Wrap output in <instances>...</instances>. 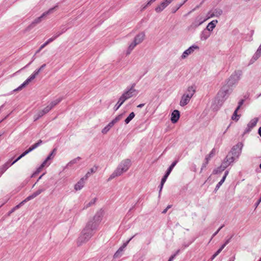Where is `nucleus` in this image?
Returning <instances> with one entry per match:
<instances>
[{
  "label": "nucleus",
  "instance_id": "nucleus-1",
  "mask_svg": "<svg viewBox=\"0 0 261 261\" xmlns=\"http://www.w3.org/2000/svg\"><path fill=\"white\" fill-rule=\"evenodd\" d=\"M93 221H88L82 230L80 236L77 240V245L81 246L87 243L91 239L97 229V227Z\"/></svg>",
  "mask_w": 261,
  "mask_h": 261
},
{
  "label": "nucleus",
  "instance_id": "nucleus-2",
  "mask_svg": "<svg viewBox=\"0 0 261 261\" xmlns=\"http://www.w3.org/2000/svg\"><path fill=\"white\" fill-rule=\"evenodd\" d=\"M131 165V161L129 159H125L121 162L116 170L112 173L108 180L110 181L116 177L119 176L123 173L126 172Z\"/></svg>",
  "mask_w": 261,
  "mask_h": 261
},
{
  "label": "nucleus",
  "instance_id": "nucleus-3",
  "mask_svg": "<svg viewBox=\"0 0 261 261\" xmlns=\"http://www.w3.org/2000/svg\"><path fill=\"white\" fill-rule=\"evenodd\" d=\"M62 98H59L51 102H50L46 107L42 109L38 110L36 111V114L34 116V121H36L41 117H42L44 115L47 113L49 111H50L55 106L58 105L61 100Z\"/></svg>",
  "mask_w": 261,
  "mask_h": 261
},
{
  "label": "nucleus",
  "instance_id": "nucleus-4",
  "mask_svg": "<svg viewBox=\"0 0 261 261\" xmlns=\"http://www.w3.org/2000/svg\"><path fill=\"white\" fill-rule=\"evenodd\" d=\"M232 89L228 86L224 85L222 87L217 94L216 99L218 103L221 106L225 100L227 98L229 94L231 92Z\"/></svg>",
  "mask_w": 261,
  "mask_h": 261
},
{
  "label": "nucleus",
  "instance_id": "nucleus-5",
  "mask_svg": "<svg viewBox=\"0 0 261 261\" xmlns=\"http://www.w3.org/2000/svg\"><path fill=\"white\" fill-rule=\"evenodd\" d=\"M242 72L240 71H235L229 78L226 86L229 88L233 86L241 78Z\"/></svg>",
  "mask_w": 261,
  "mask_h": 261
},
{
  "label": "nucleus",
  "instance_id": "nucleus-6",
  "mask_svg": "<svg viewBox=\"0 0 261 261\" xmlns=\"http://www.w3.org/2000/svg\"><path fill=\"white\" fill-rule=\"evenodd\" d=\"M242 72L240 71H235L229 78L226 86L229 88L233 86L241 78Z\"/></svg>",
  "mask_w": 261,
  "mask_h": 261
},
{
  "label": "nucleus",
  "instance_id": "nucleus-7",
  "mask_svg": "<svg viewBox=\"0 0 261 261\" xmlns=\"http://www.w3.org/2000/svg\"><path fill=\"white\" fill-rule=\"evenodd\" d=\"M215 17L213 11L209 12L207 14V17L205 19H202L201 17H197L194 22L192 23L191 27L193 28H196L198 26L201 25L203 22H204L207 19Z\"/></svg>",
  "mask_w": 261,
  "mask_h": 261
},
{
  "label": "nucleus",
  "instance_id": "nucleus-8",
  "mask_svg": "<svg viewBox=\"0 0 261 261\" xmlns=\"http://www.w3.org/2000/svg\"><path fill=\"white\" fill-rule=\"evenodd\" d=\"M103 211L100 210L96 213L92 219L89 220L88 221H93V223L96 224V226L97 227L103 218Z\"/></svg>",
  "mask_w": 261,
  "mask_h": 261
},
{
  "label": "nucleus",
  "instance_id": "nucleus-9",
  "mask_svg": "<svg viewBox=\"0 0 261 261\" xmlns=\"http://www.w3.org/2000/svg\"><path fill=\"white\" fill-rule=\"evenodd\" d=\"M137 94L138 91L134 88V86H132L129 90L125 92L121 97L125 101L133 96L137 95Z\"/></svg>",
  "mask_w": 261,
  "mask_h": 261
},
{
  "label": "nucleus",
  "instance_id": "nucleus-10",
  "mask_svg": "<svg viewBox=\"0 0 261 261\" xmlns=\"http://www.w3.org/2000/svg\"><path fill=\"white\" fill-rule=\"evenodd\" d=\"M243 146V145L242 143H238L233 147L231 152L229 153H230L231 155H233L236 158H238L241 153Z\"/></svg>",
  "mask_w": 261,
  "mask_h": 261
},
{
  "label": "nucleus",
  "instance_id": "nucleus-11",
  "mask_svg": "<svg viewBox=\"0 0 261 261\" xmlns=\"http://www.w3.org/2000/svg\"><path fill=\"white\" fill-rule=\"evenodd\" d=\"M89 174L90 172H87L85 176L84 177L81 178L80 180L74 185V189L76 191L80 190L84 187L85 180H86L89 177Z\"/></svg>",
  "mask_w": 261,
  "mask_h": 261
},
{
  "label": "nucleus",
  "instance_id": "nucleus-12",
  "mask_svg": "<svg viewBox=\"0 0 261 261\" xmlns=\"http://www.w3.org/2000/svg\"><path fill=\"white\" fill-rule=\"evenodd\" d=\"M199 49V47L196 45H193L186 49L182 53L181 58L182 59H185L187 58V57L190 55H191L195 50Z\"/></svg>",
  "mask_w": 261,
  "mask_h": 261
},
{
  "label": "nucleus",
  "instance_id": "nucleus-13",
  "mask_svg": "<svg viewBox=\"0 0 261 261\" xmlns=\"http://www.w3.org/2000/svg\"><path fill=\"white\" fill-rule=\"evenodd\" d=\"M57 7V6L55 7L54 8H51L49 9L47 12H45L43 13L40 16L36 18L35 20H34V25L38 24L40 22H41L43 19H44V17L48 14L49 13H50L52 12L53 10L56 8Z\"/></svg>",
  "mask_w": 261,
  "mask_h": 261
},
{
  "label": "nucleus",
  "instance_id": "nucleus-14",
  "mask_svg": "<svg viewBox=\"0 0 261 261\" xmlns=\"http://www.w3.org/2000/svg\"><path fill=\"white\" fill-rule=\"evenodd\" d=\"M258 121V119L257 118H254L252 119L247 124V126L245 130V133L249 132L252 129V128L256 125Z\"/></svg>",
  "mask_w": 261,
  "mask_h": 261
},
{
  "label": "nucleus",
  "instance_id": "nucleus-15",
  "mask_svg": "<svg viewBox=\"0 0 261 261\" xmlns=\"http://www.w3.org/2000/svg\"><path fill=\"white\" fill-rule=\"evenodd\" d=\"M230 163L227 162L225 159L222 162L221 165L220 167L218 168L217 169H215L213 171V173L215 174H217L219 172H220L223 171L225 168H226Z\"/></svg>",
  "mask_w": 261,
  "mask_h": 261
},
{
  "label": "nucleus",
  "instance_id": "nucleus-16",
  "mask_svg": "<svg viewBox=\"0 0 261 261\" xmlns=\"http://www.w3.org/2000/svg\"><path fill=\"white\" fill-rule=\"evenodd\" d=\"M66 31V29H63L62 32H59L56 33L55 36L54 37L49 38L46 42H45L41 46V49H43L46 45H47L49 43L54 41L56 38L61 35L63 32H65Z\"/></svg>",
  "mask_w": 261,
  "mask_h": 261
},
{
  "label": "nucleus",
  "instance_id": "nucleus-17",
  "mask_svg": "<svg viewBox=\"0 0 261 261\" xmlns=\"http://www.w3.org/2000/svg\"><path fill=\"white\" fill-rule=\"evenodd\" d=\"M180 117L179 112L178 110H174L171 114V121L173 123H176Z\"/></svg>",
  "mask_w": 261,
  "mask_h": 261
},
{
  "label": "nucleus",
  "instance_id": "nucleus-18",
  "mask_svg": "<svg viewBox=\"0 0 261 261\" xmlns=\"http://www.w3.org/2000/svg\"><path fill=\"white\" fill-rule=\"evenodd\" d=\"M191 98L188 95H186L184 94L179 102L180 106L181 107L185 106L190 102Z\"/></svg>",
  "mask_w": 261,
  "mask_h": 261
},
{
  "label": "nucleus",
  "instance_id": "nucleus-19",
  "mask_svg": "<svg viewBox=\"0 0 261 261\" xmlns=\"http://www.w3.org/2000/svg\"><path fill=\"white\" fill-rule=\"evenodd\" d=\"M145 34L143 32L140 33L138 34L135 38L134 41L138 44L141 43L144 39L145 38Z\"/></svg>",
  "mask_w": 261,
  "mask_h": 261
},
{
  "label": "nucleus",
  "instance_id": "nucleus-20",
  "mask_svg": "<svg viewBox=\"0 0 261 261\" xmlns=\"http://www.w3.org/2000/svg\"><path fill=\"white\" fill-rule=\"evenodd\" d=\"M195 92V87L193 86H189L188 88L186 93L184 94H185L186 95H188L189 96H190V98H192V96L194 95Z\"/></svg>",
  "mask_w": 261,
  "mask_h": 261
},
{
  "label": "nucleus",
  "instance_id": "nucleus-21",
  "mask_svg": "<svg viewBox=\"0 0 261 261\" xmlns=\"http://www.w3.org/2000/svg\"><path fill=\"white\" fill-rule=\"evenodd\" d=\"M218 23V21L217 20H214L210 22L206 28V30L207 31L212 32L214 30V29L216 27V24Z\"/></svg>",
  "mask_w": 261,
  "mask_h": 261
},
{
  "label": "nucleus",
  "instance_id": "nucleus-22",
  "mask_svg": "<svg viewBox=\"0 0 261 261\" xmlns=\"http://www.w3.org/2000/svg\"><path fill=\"white\" fill-rule=\"evenodd\" d=\"M211 36V34L207 30H203L200 35V39L202 41H205Z\"/></svg>",
  "mask_w": 261,
  "mask_h": 261
},
{
  "label": "nucleus",
  "instance_id": "nucleus-23",
  "mask_svg": "<svg viewBox=\"0 0 261 261\" xmlns=\"http://www.w3.org/2000/svg\"><path fill=\"white\" fill-rule=\"evenodd\" d=\"M50 164L49 163H46V161H44L42 164L39 166V168H37V169L36 170V171H35V172L34 173V175L35 174H37L38 173H39L43 169V168L45 167V166H47L49 165Z\"/></svg>",
  "mask_w": 261,
  "mask_h": 261
},
{
  "label": "nucleus",
  "instance_id": "nucleus-24",
  "mask_svg": "<svg viewBox=\"0 0 261 261\" xmlns=\"http://www.w3.org/2000/svg\"><path fill=\"white\" fill-rule=\"evenodd\" d=\"M138 44L135 42V41L134 40V41L130 44L129 45L126 52V55H128L130 54L131 51L133 50V49L135 48V47Z\"/></svg>",
  "mask_w": 261,
  "mask_h": 261
},
{
  "label": "nucleus",
  "instance_id": "nucleus-25",
  "mask_svg": "<svg viewBox=\"0 0 261 261\" xmlns=\"http://www.w3.org/2000/svg\"><path fill=\"white\" fill-rule=\"evenodd\" d=\"M228 171H226L225 172V174L224 175V176L223 177V178H222V179L218 182V184L217 185L216 187V189H215V190H217L219 189V188L220 187V186L222 185V184L224 182L225 179H226V177L227 176V175H228Z\"/></svg>",
  "mask_w": 261,
  "mask_h": 261
},
{
  "label": "nucleus",
  "instance_id": "nucleus-26",
  "mask_svg": "<svg viewBox=\"0 0 261 261\" xmlns=\"http://www.w3.org/2000/svg\"><path fill=\"white\" fill-rule=\"evenodd\" d=\"M125 100L122 98V97H120L117 102V103L114 106L115 111H117L118 109L121 106V105L124 102Z\"/></svg>",
  "mask_w": 261,
  "mask_h": 261
},
{
  "label": "nucleus",
  "instance_id": "nucleus-27",
  "mask_svg": "<svg viewBox=\"0 0 261 261\" xmlns=\"http://www.w3.org/2000/svg\"><path fill=\"white\" fill-rule=\"evenodd\" d=\"M96 198H94L91 199L89 202H86L85 203L84 208H87L91 206L93 204H94L96 201Z\"/></svg>",
  "mask_w": 261,
  "mask_h": 261
},
{
  "label": "nucleus",
  "instance_id": "nucleus-28",
  "mask_svg": "<svg viewBox=\"0 0 261 261\" xmlns=\"http://www.w3.org/2000/svg\"><path fill=\"white\" fill-rule=\"evenodd\" d=\"M135 116L134 112L130 113L129 116L125 119L124 122L125 124H128Z\"/></svg>",
  "mask_w": 261,
  "mask_h": 261
},
{
  "label": "nucleus",
  "instance_id": "nucleus-29",
  "mask_svg": "<svg viewBox=\"0 0 261 261\" xmlns=\"http://www.w3.org/2000/svg\"><path fill=\"white\" fill-rule=\"evenodd\" d=\"M236 158L233 156V155H231L230 153H229L227 156L226 157V158L225 159L227 162H228L229 163H232L234 160L236 159Z\"/></svg>",
  "mask_w": 261,
  "mask_h": 261
},
{
  "label": "nucleus",
  "instance_id": "nucleus-30",
  "mask_svg": "<svg viewBox=\"0 0 261 261\" xmlns=\"http://www.w3.org/2000/svg\"><path fill=\"white\" fill-rule=\"evenodd\" d=\"M238 111H237V109H236V110L234 111L233 115H232L231 119L233 120L238 121L239 120V119L240 118V115L237 114Z\"/></svg>",
  "mask_w": 261,
  "mask_h": 261
},
{
  "label": "nucleus",
  "instance_id": "nucleus-31",
  "mask_svg": "<svg viewBox=\"0 0 261 261\" xmlns=\"http://www.w3.org/2000/svg\"><path fill=\"white\" fill-rule=\"evenodd\" d=\"M215 17H219L222 14V11L221 9H215L213 11Z\"/></svg>",
  "mask_w": 261,
  "mask_h": 261
},
{
  "label": "nucleus",
  "instance_id": "nucleus-32",
  "mask_svg": "<svg viewBox=\"0 0 261 261\" xmlns=\"http://www.w3.org/2000/svg\"><path fill=\"white\" fill-rule=\"evenodd\" d=\"M225 244H223L221 247L220 249H219L217 252L213 255L212 256V259H213L214 258H215L220 252L221 251L223 250V249L225 247Z\"/></svg>",
  "mask_w": 261,
  "mask_h": 261
},
{
  "label": "nucleus",
  "instance_id": "nucleus-33",
  "mask_svg": "<svg viewBox=\"0 0 261 261\" xmlns=\"http://www.w3.org/2000/svg\"><path fill=\"white\" fill-rule=\"evenodd\" d=\"M81 158L80 157H77L72 161H70L67 165V166H71L72 165L75 164L76 162L79 160H80Z\"/></svg>",
  "mask_w": 261,
  "mask_h": 261
},
{
  "label": "nucleus",
  "instance_id": "nucleus-34",
  "mask_svg": "<svg viewBox=\"0 0 261 261\" xmlns=\"http://www.w3.org/2000/svg\"><path fill=\"white\" fill-rule=\"evenodd\" d=\"M32 150V148L30 147L28 150L24 152L21 155H20L17 159H16L14 162L13 163H15L16 161L19 160L21 158L25 155L27 153H28L29 152L31 151Z\"/></svg>",
  "mask_w": 261,
  "mask_h": 261
},
{
  "label": "nucleus",
  "instance_id": "nucleus-35",
  "mask_svg": "<svg viewBox=\"0 0 261 261\" xmlns=\"http://www.w3.org/2000/svg\"><path fill=\"white\" fill-rule=\"evenodd\" d=\"M111 128V126H110L109 124H108L106 127H105L101 132L102 133L105 134L106 133H107V132L110 129V128Z\"/></svg>",
  "mask_w": 261,
  "mask_h": 261
},
{
  "label": "nucleus",
  "instance_id": "nucleus-36",
  "mask_svg": "<svg viewBox=\"0 0 261 261\" xmlns=\"http://www.w3.org/2000/svg\"><path fill=\"white\" fill-rule=\"evenodd\" d=\"M45 66V64L42 65L39 69H38L37 71H35V73H34V78H35V76L37 75L41 70H42Z\"/></svg>",
  "mask_w": 261,
  "mask_h": 261
},
{
  "label": "nucleus",
  "instance_id": "nucleus-37",
  "mask_svg": "<svg viewBox=\"0 0 261 261\" xmlns=\"http://www.w3.org/2000/svg\"><path fill=\"white\" fill-rule=\"evenodd\" d=\"M176 163H177V161H175L173 163H172V164L170 165V166L169 167V168H168V169L167 170V171L169 172V173H170L171 171L172 170L173 168L176 164Z\"/></svg>",
  "mask_w": 261,
  "mask_h": 261
},
{
  "label": "nucleus",
  "instance_id": "nucleus-38",
  "mask_svg": "<svg viewBox=\"0 0 261 261\" xmlns=\"http://www.w3.org/2000/svg\"><path fill=\"white\" fill-rule=\"evenodd\" d=\"M261 55V44L259 46L258 48L257 49L256 53L255 55V57L256 58H258V57Z\"/></svg>",
  "mask_w": 261,
  "mask_h": 261
},
{
  "label": "nucleus",
  "instance_id": "nucleus-39",
  "mask_svg": "<svg viewBox=\"0 0 261 261\" xmlns=\"http://www.w3.org/2000/svg\"><path fill=\"white\" fill-rule=\"evenodd\" d=\"M166 179H167V178H165V177L164 176V177H163V178L162 179V180H161L160 192H161V191L162 190L163 185H164V183L165 182Z\"/></svg>",
  "mask_w": 261,
  "mask_h": 261
},
{
  "label": "nucleus",
  "instance_id": "nucleus-40",
  "mask_svg": "<svg viewBox=\"0 0 261 261\" xmlns=\"http://www.w3.org/2000/svg\"><path fill=\"white\" fill-rule=\"evenodd\" d=\"M123 115L124 114L122 113V114H121L120 115H118L117 116H116L114 119L117 122H118V121H119L122 118H123Z\"/></svg>",
  "mask_w": 261,
  "mask_h": 261
},
{
  "label": "nucleus",
  "instance_id": "nucleus-41",
  "mask_svg": "<svg viewBox=\"0 0 261 261\" xmlns=\"http://www.w3.org/2000/svg\"><path fill=\"white\" fill-rule=\"evenodd\" d=\"M121 252H122V251H120V249L119 248V249L114 254V258L119 257L120 256V253H121Z\"/></svg>",
  "mask_w": 261,
  "mask_h": 261
},
{
  "label": "nucleus",
  "instance_id": "nucleus-42",
  "mask_svg": "<svg viewBox=\"0 0 261 261\" xmlns=\"http://www.w3.org/2000/svg\"><path fill=\"white\" fill-rule=\"evenodd\" d=\"M97 170V167H93L91 168L88 172H90V174L89 176L92 174L93 173H95Z\"/></svg>",
  "mask_w": 261,
  "mask_h": 261
},
{
  "label": "nucleus",
  "instance_id": "nucleus-43",
  "mask_svg": "<svg viewBox=\"0 0 261 261\" xmlns=\"http://www.w3.org/2000/svg\"><path fill=\"white\" fill-rule=\"evenodd\" d=\"M54 151H52V152L47 157V158L45 159V161H46V163H47L48 161L50 160L51 158L54 157Z\"/></svg>",
  "mask_w": 261,
  "mask_h": 261
},
{
  "label": "nucleus",
  "instance_id": "nucleus-44",
  "mask_svg": "<svg viewBox=\"0 0 261 261\" xmlns=\"http://www.w3.org/2000/svg\"><path fill=\"white\" fill-rule=\"evenodd\" d=\"M244 99H242L239 102V105H238V107L237 108V111H238L240 109L241 106L244 103Z\"/></svg>",
  "mask_w": 261,
  "mask_h": 261
},
{
  "label": "nucleus",
  "instance_id": "nucleus-45",
  "mask_svg": "<svg viewBox=\"0 0 261 261\" xmlns=\"http://www.w3.org/2000/svg\"><path fill=\"white\" fill-rule=\"evenodd\" d=\"M183 5V4H179L175 9H173L172 10V12L175 13L180 7H181Z\"/></svg>",
  "mask_w": 261,
  "mask_h": 261
},
{
  "label": "nucleus",
  "instance_id": "nucleus-46",
  "mask_svg": "<svg viewBox=\"0 0 261 261\" xmlns=\"http://www.w3.org/2000/svg\"><path fill=\"white\" fill-rule=\"evenodd\" d=\"M116 123V121L114 119L108 124L112 127Z\"/></svg>",
  "mask_w": 261,
  "mask_h": 261
},
{
  "label": "nucleus",
  "instance_id": "nucleus-47",
  "mask_svg": "<svg viewBox=\"0 0 261 261\" xmlns=\"http://www.w3.org/2000/svg\"><path fill=\"white\" fill-rule=\"evenodd\" d=\"M116 123V121L114 119L108 124L112 127Z\"/></svg>",
  "mask_w": 261,
  "mask_h": 261
},
{
  "label": "nucleus",
  "instance_id": "nucleus-48",
  "mask_svg": "<svg viewBox=\"0 0 261 261\" xmlns=\"http://www.w3.org/2000/svg\"><path fill=\"white\" fill-rule=\"evenodd\" d=\"M42 191H43V190L40 189V190H39L37 191H36L35 193H34V197L39 195Z\"/></svg>",
  "mask_w": 261,
  "mask_h": 261
},
{
  "label": "nucleus",
  "instance_id": "nucleus-49",
  "mask_svg": "<svg viewBox=\"0 0 261 261\" xmlns=\"http://www.w3.org/2000/svg\"><path fill=\"white\" fill-rule=\"evenodd\" d=\"M41 143H42V141L41 140H39V141L38 143L34 144V146H33L34 149L35 148L37 147L39 145V144H40Z\"/></svg>",
  "mask_w": 261,
  "mask_h": 261
},
{
  "label": "nucleus",
  "instance_id": "nucleus-50",
  "mask_svg": "<svg viewBox=\"0 0 261 261\" xmlns=\"http://www.w3.org/2000/svg\"><path fill=\"white\" fill-rule=\"evenodd\" d=\"M126 246H127V245H126V244H125V243H124L123 244V245H122L121 247H120L119 248L120 250V251H123V250L124 248L125 247H126Z\"/></svg>",
  "mask_w": 261,
  "mask_h": 261
},
{
  "label": "nucleus",
  "instance_id": "nucleus-51",
  "mask_svg": "<svg viewBox=\"0 0 261 261\" xmlns=\"http://www.w3.org/2000/svg\"><path fill=\"white\" fill-rule=\"evenodd\" d=\"M223 227V226H221L218 230L217 231H216L213 235V237H214L218 233V232L220 230V229Z\"/></svg>",
  "mask_w": 261,
  "mask_h": 261
},
{
  "label": "nucleus",
  "instance_id": "nucleus-52",
  "mask_svg": "<svg viewBox=\"0 0 261 261\" xmlns=\"http://www.w3.org/2000/svg\"><path fill=\"white\" fill-rule=\"evenodd\" d=\"M170 207H171V206H170V205H168V206H167V207H166V208H165V209L163 211V212H162V213H163V214H165V213L167 212V211H168V210L169 208H170Z\"/></svg>",
  "mask_w": 261,
  "mask_h": 261
},
{
  "label": "nucleus",
  "instance_id": "nucleus-53",
  "mask_svg": "<svg viewBox=\"0 0 261 261\" xmlns=\"http://www.w3.org/2000/svg\"><path fill=\"white\" fill-rule=\"evenodd\" d=\"M175 254L172 255L170 257V258L169 259V260L168 261H172L173 259V258L175 257Z\"/></svg>",
  "mask_w": 261,
  "mask_h": 261
},
{
  "label": "nucleus",
  "instance_id": "nucleus-54",
  "mask_svg": "<svg viewBox=\"0 0 261 261\" xmlns=\"http://www.w3.org/2000/svg\"><path fill=\"white\" fill-rule=\"evenodd\" d=\"M235 259H236V257L234 256L231 257L230 258H229L228 261H235Z\"/></svg>",
  "mask_w": 261,
  "mask_h": 261
},
{
  "label": "nucleus",
  "instance_id": "nucleus-55",
  "mask_svg": "<svg viewBox=\"0 0 261 261\" xmlns=\"http://www.w3.org/2000/svg\"><path fill=\"white\" fill-rule=\"evenodd\" d=\"M28 83V81H27L26 82H25L21 86L19 87L18 88V89H21L22 87H23L25 85H26Z\"/></svg>",
  "mask_w": 261,
  "mask_h": 261
},
{
  "label": "nucleus",
  "instance_id": "nucleus-56",
  "mask_svg": "<svg viewBox=\"0 0 261 261\" xmlns=\"http://www.w3.org/2000/svg\"><path fill=\"white\" fill-rule=\"evenodd\" d=\"M261 202V197L260 198V199L258 200V201L257 202V203H256V206L257 207L258 204H259V203Z\"/></svg>",
  "mask_w": 261,
  "mask_h": 261
},
{
  "label": "nucleus",
  "instance_id": "nucleus-57",
  "mask_svg": "<svg viewBox=\"0 0 261 261\" xmlns=\"http://www.w3.org/2000/svg\"><path fill=\"white\" fill-rule=\"evenodd\" d=\"M214 155V152H213V150H212L211 151V152L208 154V156L210 158H211L212 156H213Z\"/></svg>",
  "mask_w": 261,
  "mask_h": 261
},
{
  "label": "nucleus",
  "instance_id": "nucleus-58",
  "mask_svg": "<svg viewBox=\"0 0 261 261\" xmlns=\"http://www.w3.org/2000/svg\"><path fill=\"white\" fill-rule=\"evenodd\" d=\"M230 239H231V238L228 239V240H227L226 241V242H225V244H225V246H226L227 244H228V243H229V242H230Z\"/></svg>",
  "mask_w": 261,
  "mask_h": 261
},
{
  "label": "nucleus",
  "instance_id": "nucleus-59",
  "mask_svg": "<svg viewBox=\"0 0 261 261\" xmlns=\"http://www.w3.org/2000/svg\"><path fill=\"white\" fill-rule=\"evenodd\" d=\"M210 158H210L208 155L206 157V158H205V160L206 161V164H207L208 160L210 159Z\"/></svg>",
  "mask_w": 261,
  "mask_h": 261
},
{
  "label": "nucleus",
  "instance_id": "nucleus-60",
  "mask_svg": "<svg viewBox=\"0 0 261 261\" xmlns=\"http://www.w3.org/2000/svg\"><path fill=\"white\" fill-rule=\"evenodd\" d=\"M144 106V103H141V104L137 106V107H138V108H141L143 107Z\"/></svg>",
  "mask_w": 261,
  "mask_h": 261
},
{
  "label": "nucleus",
  "instance_id": "nucleus-61",
  "mask_svg": "<svg viewBox=\"0 0 261 261\" xmlns=\"http://www.w3.org/2000/svg\"><path fill=\"white\" fill-rule=\"evenodd\" d=\"M169 174H170V173H169V172L167 171V172L165 174V175H164V176L165 177V178H167V177H168V176H169Z\"/></svg>",
  "mask_w": 261,
  "mask_h": 261
},
{
  "label": "nucleus",
  "instance_id": "nucleus-62",
  "mask_svg": "<svg viewBox=\"0 0 261 261\" xmlns=\"http://www.w3.org/2000/svg\"><path fill=\"white\" fill-rule=\"evenodd\" d=\"M156 0H150L147 3V5H150L151 3L155 2Z\"/></svg>",
  "mask_w": 261,
  "mask_h": 261
},
{
  "label": "nucleus",
  "instance_id": "nucleus-63",
  "mask_svg": "<svg viewBox=\"0 0 261 261\" xmlns=\"http://www.w3.org/2000/svg\"><path fill=\"white\" fill-rule=\"evenodd\" d=\"M258 134L259 136L261 137V126L258 129Z\"/></svg>",
  "mask_w": 261,
  "mask_h": 261
},
{
  "label": "nucleus",
  "instance_id": "nucleus-64",
  "mask_svg": "<svg viewBox=\"0 0 261 261\" xmlns=\"http://www.w3.org/2000/svg\"><path fill=\"white\" fill-rule=\"evenodd\" d=\"M42 49H41V46L40 47L39 49L38 50H37L36 52V54L39 53L40 51L41 50H42Z\"/></svg>",
  "mask_w": 261,
  "mask_h": 261
}]
</instances>
